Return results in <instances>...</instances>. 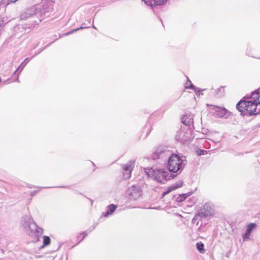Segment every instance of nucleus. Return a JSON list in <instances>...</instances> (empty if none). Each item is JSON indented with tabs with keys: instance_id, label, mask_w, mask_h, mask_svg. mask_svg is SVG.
I'll return each mask as SVG.
<instances>
[{
	"instance_id": "1",
	"label": "nucleus",
	"mask_w": 260,
	"mask_h": 260,
	"mask_svg": "<svg viewBox=\"0 0 260 260\" xmlns=\"http://www.w3.org/2000/svg\"><path fill=\"white\" fill-rule=\"evenodd\" d=\"M51 10V7L48 4L42 3L25 10L21 13L20 18L22 20H29L27 27L30 28L38 24L43 18L48 17Z\"/></svg>"
},
{
	"instance_id": "2",
	"label": "nucleus",
	"mask_w": 260,
	"mask_h": 260,
	"mask_svg": "<svg viewBox=\"0 0 260 260\" xmlns=\"http://www.w3.org/2000/svg\"><path fill=\"white\" fill-rule=\"evenodd\" d=\"M236 105L237 109L248 116L256 115L260 112V90L252 92L250 96L244 98Z\"/></svg>"
},
{
	"instance_id": "3",
	"label": "nucleus",
	"mask_w": 260,
	"mask_h": 260,
	"mask_svg": "<svg viewBox=\"0 0 260 260\" xmlns=\"http://www.w3.org/2000/svg\"><path fill=\"white\" fill-rule=\"evenodd\" d=\"M21 224L25 231L34 241H39V238L43 234V230L36 224L31 217L27 215L23 216Z\"/></svg>"
},
{
	"instance_id": "4",
	"label": "nucleus",
	"mask_w": 260,
	"mask_h": 260,
	"mask_svg": "<svg viewBox=\"0 0 260 260\" xmlns=\"http://www.w3.org/2000/svg\"><path fill=\"white\" fill-rule=\"evenodd\" d=\"M184 166L183 160L178 154L173 153L168 158L167 168L170 172L180 173L183 170Z\"/></svg>"
},
{
	"instance_id": "5",
	"label": "nucleus",
	"mask_w": 260,
	"mask_h": 260,
	"mask_svg": "<svg viewBox=\"0 0 260 260\" xmlns=\"http://www.w3.org/2000/svg\"><path fill=\"white\" fill-rule=\"evenodd\" d=\"M145 173L148 177L153 178L158 182L164 183L169 179L168 178V173L161 169L155 170L148 168L145 169Z\"/></svg>"
},
{
	"instance_id": "6",
	"label": "nucleus",
	"mask_w": 260,
	"mask_h": 260,
	"mask_svg": "<svg viewBox=\"0 0 260 260\" xmlns=\"http://www.w3.org/2000/svg\"><path fill=\"white\" fill-rule=\"evenodd\" d=\"M173 153L166 146H159L152 155L153 159L159 158L166 159L170 158Z\"/></svg>"
},
{
	"instance_id": "7",
	"label": "nucleus",
	"mask_w": 260,
	"mask_h": 260,
	"mask_svg": "<svg viewBox=\"0 0 260 260\" xmlns=\"http://www.w3.org/2000/svg\"><path fill=\"white\" fill-rule=\"evenodd\" d=\"M127 194L130 200H137L141 196V188L139 185H132L127 189Z\"/></svg>"
},
{
	"instance_id": "8",
	"label": "nucleus",
	"mask_w": 260,
	"mask_h": 260,
	"mask_svg": "<svg viewBox=\"0 0 260 260\" xmlns=\"http://www.w3.org/2000/svg\"><path fill=\"white\" fill-rule=\"evenodd\" d=\"M207 106H210L209 110L216 116L218 117H224L226 113L228 112V110L224 108H221L220 107H218L217 106H214L212 105L207 104Z\"/></svg>"
},
{
	"instance_id": "9",
	"label": "nucleus",
	"mask_w": 260,
	"mask_h": 260,
	"mask_svg": "<svg viewBox=\"0 0 260 260\" xmlns=\"http://www.w3.org/2000/svg\"><path fill=\"white\" fill-rule=\"evenodd\" d=\"M133 166L134 162L131 161L126 164L123 167V170L124 171L123 176L125 178H129L130 177Z\"/></svg>"
},
{
	"instance_id": "10",
	"label": "nucleus",
	"mask_w": 260,
	"mask_h": 260,
	"mask_svg": "<svg viewBox=\"0 0 260 260\" xmlns=\"http://www.w3.org/2000/svg\"><path fill=\"white\" fill-rule=\"evenodd\" d=\"M167 0H142L146 5L153 7L164 4Z\"/></svg>"
},
{
	"instance_id": "11",
	"label": "nucleus",
	"mask_w": 260,
	"mask_h": 260,
	"mask_svg": "<svg viewBox=\"0 0 260 260\" xmlns=\"http://www.w3.org/2000/svg\"><path fill=\"white\" fill-rule=\"evenodd\" d=\"M184 124L189 126L193 123V115L188 114L184 115L182 119Z\"/></svg>"
},
{
	"instance_id": "12",
	"label": "nucleus",
	"mask_w": 260,
	"mask_h": 260,
	"mask_svg": "<svg viewBox=\"0 0 260 260\" xmlns=\"http://www.w3.org/2000/svg\"><path fill=\"white\" fill-rule=\"evenodd\" d=\"M256 226V224L254 223H251L247 226V228L246 230L245 234L243 235V240H245L247 239L251 233L252 229Z\"/></svg>"
},
{
	"instance_id": "13",
	"label": "nucleus",
	"mask_w": 260,
	"mask_h": 260,
	"mask_svg": "<svg viewBox=\"0 0 260 260\" xmlns=\"http://www.w3.org/2000/svg\"><path fill=\"white\" fill-rule=\"evenodd\" d=\"M210 213V212L206 209L205 206L202 207L199 211L198 214L201 218H205L207 217Z\"/></svg>"
},
{
	"instance_id": "14",
	"label": "nucleus",
	"mask_w": 260,
	"mask_h": 260,
	"mask_svg": "<svg viewBox=\"0 0 260 260\" xmlns=\"http://www.w3.org/2000/svg\"><path fill=\"white\" fill-rule=\"evenodd\" d=\"M183 185V182L182 181H179L177 182L175 184L172 185L169 189H168L167 191L164 192L163 195L165 196L166 194H168L172 190H174L178 188L181 187Z\"/></svg>"
},
{
	"instance_id": "15",
	"label": "nucleus",
	"mask_w": 260,
	"mask_h": 260,
	"mask_svg": "<svg viewBox=\"0 0 260 260\" xmlns=\"http://www.w3.org/2000/svg\"><path fill=\"white\" fill-rule=\"evenodd\" d=\"M117 206L114 204H110L107 207V212L104 215L105 217H107L111 214L116 209Z\"/></svg>"
},
{
	"instance_id": "16",
	"label": "nucleus",
	"mask_w": 260,
	"mask_h": 260,
	"mask_svg": "<svg viewBox=\"0 0 260 260\" xmlns=\"http://www.w3.org/2000/svg\"><path fill=\"white\" fill-rule=\"evenodd\" d=\"M185 88H189V89H192L194 90V92H199L200 90L199 89L196 87H195L191 82V81L189 80V79L188 78V81L185 84Z\"/></svg>"
},
{
	"instance_id": "17",
	"label": "nucleus",
	"mask_w": 260,
	"mask_h": 260,
	"mask_svg": "<svg viewBox=\"0 0 260 260\" xmlns=\"http://www.w3.org/2000/svg\"><path fill=\"white\" fill-rule=\"evenodd\" d=\"M190 194L191 193L190 192L180 194L178 197H177L176 201L178 202H182L187 197H188Z\"/></svg>"
},
{
	"instance_id": "18",
	"label": "nucleus",
	"mask_w": 260,
	"mask_h": 260,
	"mask_svg": "<svg viewBox=\"0 0 260 260\" xmlns=\"http://www.w3.org/2000/svg\"><path fill=\"white\" fill-rule=\"evenodd\" d=\"M196 246L197 249L200 253H204L205 252V250L204 248V245L202 242H198L196 244Z\"/></svg>"
},
{
	"instance_id": "19",
	"label": "nucleus",
	"mask_w": 260,
	"mask_h": 260,
	"mask_svg": "<svg viewBox=\"0 0 260 260\" xmlns=\"http://www.w3.org/2000/svg\"><path fill=\"white\" fill-rule=\"evenodd\" d=\"M50 243V238L49 237L47 236H43V245L41 246V247H44L45 246H48Z\"/></svg>"
},
{
	"instance_id": "20",
	"label": "nucleus",
	"mask_w": 260,
	"mask_h": 260,
	"mask_svg": "<svg viewBox=\"0 0 260 260\" xmlns=\"http://www.w3.org/2000/svg\"><path fill=\"white\" fill-rule=\"evenodd\" d=\"M89 26H88V27H86V26H81V27H79V28H76V29H73V30H71V31H69V32H68L66 33V34H64V35H65V36H68V35H70V34H73V32H76V31H78V30H80V29H82L86 28H89Z\"/></svg>"
},
{
	"instance_id": "21",
	"label": "nucleus",
	"mask_w": 260,
	"mask_h": 260,
	"mask_svg": "<svg viewBox=\"0 0 260 260\" xmlns=\"http://www.w3.org/2000/svg\"><path fill=\"white\" fill-rule=\"evenodd\" d=\"M26 63H24V61L21 63V64L19 66V67L17 68L16 71H15L14 74H16L17 72H19L18 74H19L21 71L23 70L24 67L26 66Z\"/></svg>"
},
{
	"instance_id": "22",
	"label": "nucleus",
	"mask_w": 260,
	"mask_h": 260,
	"mask_svg": "<svg viewBox=\"0 0 260 260\" xmlns=\"http://www.w3.org/2000/svg\"><path fill=\"white\" fill-rule=\"evenodd\" d=\"M200 216L198 214H197L193 218L192 221L193 223H195L197 220H198L199 218H200Z\"/></svg>"
},
{
	"instance_id": "23",
	"label": "nucleus",
	"mask_w": 260,
	"mask_h": 260,
	"mask_svg": "<svg viewBox=\"0 0 260 260\" xmlns=\"http://www.w3.org/2000/svg\"><path fill=\"white\" fill-rule=\"evenodd\" d=\"M205 151V150H204L199 149V150L197 151V152L198 153V155H201L204 154Z\"/></svg>"
},
{
	"instance_id": "24",
	"label": "nucleus",
	"mask_w": 260,
	"mask_h": 260,
	"mask_svg": "<svg viewBox=\"0 0 260 260\" xmlns=\"http://www.w3.org/2000/svg\"><path fill=\"white\" fill-rule=\"evenodd\" d=\"M81 235H83V237L80 242L82 241L83 239H84L87 236L88 234L86 233V232H84L81 234Z\"/></svg>"
},
{
	"instance_id": "25",
	"label": "nucleus",
	"mask_w": 260,
	"mask_h": 260,
	"mask_svg": "<svg viewBox=\"0 0 260 260\" xmlns=\"http://www.w3.org/2000/svg\"><path fill=\"white\" fill-rule=\"evenodd\" d=\"M3 24V21L0 18V28L2 27Z\"/></svg>"
},
{
	"instance_id": "26",
	"label": "nucleus",
	"mask_w": 260,
	"mask_h": 260,
	"mask_svg": "<svg viewBox=\"0 0 260 260\" xmlns=\"http://www.w3.org/2000/svg\"><path fill=\"white\" fill-rule=\"evenodd\" d=\"M20 28V26L18 25V26H16L15 27H14V30L16 31L17 29H19Z\"/></svg>"
},
{
	"instance_id": "27",
	"label": "nucleus",
	"mask_w": 260,
	"mask_h": 260,
	"mask_svg": "<svg viewBox=\"0 0 260 260\" xmlns=\"http://www.w3.org/2000/svg\"><path fill=\"white\" fill-rule=\"evenodd\" d=\"M27 60H28V61L29 60L28 59V58H26L25 59V60H24V62H25V61H27Z\"/></svg>"
},
{
	"instance_id": "28",
	"label": "nucleus",
	"mask_w": 260,
	"mask_h": 260,
	"mask_svg": "<svg viewBox=\"0 0 260 260\" xmlns=\"http://www.w3.org/2000/svg\"><path fill=\"white\" fill-rule=\"evenodd\" d=\"M92 27H93V28H94V29H96V28L94 26V25H92Z\"/></svg>"
},
{
	"instance_id": "29",
	"label": "nucleus",
	"mask_w": 260,
	"mask_h": 260,
	"mask_svg": "<svg viewBox=\"0 0 260 260\" xmlns=\"http://www.w3.org/2000/svg\"><path fill=\"white\" fill-rule=\"evenodd\" d=\"M16 81H18V82L19 81V80H18V78L16 79Z\"/></svg>"
},
{
	"instance_id": "30",
	"label": "nucleus",
	"mask_w": 260,
	"mask_h": 260,
	"mask_svg": "<svg viewBox=\"0 0 260 260\" xmlns=\"http://www.w3.org/2000/svg\"><path fill=\"white\" fill-rule=\"evenodd\" d=\"M82 26H84V23L82 24Z\"/></svg>"
},
{
	"instance_id": "31",
	"label": "nucleus",
	"mask_w": 260,
	"mask_h": 260,
	"mask_svg": "<svg viewBox=\"0 0 260 260\" xmlns=\"http://www.w3.org/2000/svg\"><path fill=\"white\" fill-rule=\"evenodd\" d=\"M2 81L1 78H0V82Z\"/></svg>"
}]
</instances>
